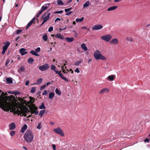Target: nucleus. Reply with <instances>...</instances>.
<instances>
[{"instance_id": "1", "label": "nucleus", "mask_w": 150, "mask_h": 150, "mask_svg": "<svg viewBox=\"0 0 150 150\" xmlns=\"http://www.w3.org/2000/svg\"><path fill=\"white\" fill-rule=\"evenodd\" d=\"M14 98V96L12 95L1 97L0 99V108L4 111L12 110L15 112L16 109V106L12 103Z\"/></svg>"}, {"instance_id": "2", "label": "nucleus", "mask_w": 150, "mask_h": 150, "mask_svg": "<svg viewBox=\"0 0 150 150\" xmlns=\"http://www.w3.org/2000/svg\"><path fill=\"white\" fill-rule=\"evenodd\" d=\"M34 136L32 131L30 130H27L24 136L25 140L28 143H31L33 140Z\"/></svg>"}, {"instance_id": "3", "label": "nucleus", "mask_w": 150, "mask_h": 150, "mask_svg": "<svg viewBox=\"0 0 150 150\" xmlns=\"http://www.w3.org/2000/svg\"><path fill=\"white\" fill-rule=\"evenodd\" d=\"M51 68L52 70H53L55 72L56 74H58L59 76L67 82L69 81L68 79L65 77L61 72L59 71L58 70H56V67L55 66L53 65H51Z\"/></svg>"}, {"instance_id": "4", "label": "nucleus", "mask_w": 150, "mask_h": 150, "mask_svg": "<svg viewBox=\"0 0 150 150\" xmlns=\"http://www.w3.org/2000/svg\"><path fill=\"white\" fill-rule=\"evenodd\" d=\"M94 56L96 60L101 59L102 60H105L106 59V57L101 54L99 51L98 50H96L94 53Z\"/></svg>"}, {"instance_id": "5", "label": "nucleus", "mask_w": 150, "mask_h": 150, "mask_svg": "<svg viewBox=\"0 0 150 150\" xmlns=\"http://www.w3.org/2000/svg\"><path fill=\"white\" fill-rule=\"evenodd\" d=\"M50 4V3L45 4L43 5L40 9V10L37 16V17H38L42 13V12L46 10L48 8V6Z\"/></svg>"}, {"instance_id": "6", "label": "nucleus", "mask_w": 150, "mask_h": 150, "mask_svg": "<svg viewBox=\"0 0 150 150\" xmlns=\"http://www.w3.org/2000/svg\"><path fill=\"white\" fill-rule=\"evenodd\" d=\"M112 35L110 34H107L101 37V39L106 42H109L111 39Z\"/></svg>"}, {"instance_id": "7", "label": "nucleus", "mask_w": 150, "mask_h": 150, "mask_svg": "<svg viewBox=\"0 0 150 150\" xmlns=\"http://www.w3.org/2000/svg\"><path fill=\"white\" fill-rule=\"evenodd\" d=\"M50 67V66L48 64H45L42 66H39V69L41 71H44L47 70Z\"/></svg>"}, {"instance_id": "8", "label": "nucleus", "mask_w": 150, "mask_h": 150, "mask_svg": "<svg viewBox=\"0 0 150 150\" xmlns=\"http://www.w3.org/2000/svg\"><path fill=\"white\" fill-rule=\"evenodd\" d=\"M53 131L56 133L62 136H64V134L62 130L59 127H58L57 128L54 129Z\"/></svg>"}, {"instance_id": "9", "label": "nucleus", "mask_w": 150, "mask_h": 150, "mask_svg": "<svg viewBox=\"0 0 150 150\" xmlns=\"http://www.w3.org/2000/svg\"><path fill=\"white\" fill-rule=\"evenodd\" d=\"M50 13H45L43 16L42 17V19H43V21L47 22L49 19Z\"/></svg>"}, {"instance_id": "10", "label": "nucleus", "mask_w": 150, "mask_h": 150, "mask_svg": "<svg viewBox=\"0 0 150 150\" xmlns=\"http://www.w3.org/2000/svg\"><path fill=\"white\" fill-rule=\"evenodd\" d=\"M38 108L37 107L35 106L30 109V112L31 114H34L35 115H37L38 113V111L37 110Z\"/></svg>"}, {"instance_id": "11", "label": "nucleus", "mask_w": 150, "mask_h": 150, "mask_svg": "<svg viewBox=\"0 0 150 150\" xmlns=\"http://www.w3.org/2000/svg\"><path fill=\"white\" fill-rule=\"evenodd\" d=\"M103 28V26L101 24H96L92 27V28L93 30H97Z\"/></svg>"}, {"instance_id": "12", "label": "nucleus", "mask_w": 150, "mask_h": 150, "mask_svg": "<svg viewBox=\"0 0 150 150\" xmlns=\"http://www.w3.org/2000/svg\"><path fill=\"white\" fill-rule=\"evenodd\" d=\"M115 75H112L109 76L107 78V79L108 81H112L115 80Z\"/></svg>"}, {"instance_id": "13", "label": "nucleus", "mask_w": 150, "mask_h": 150, "mask_svg": "<svg viewBox=\"0 0 150 150\" xmlns=\"http://www.w3.org/2000/svg\"><path fill=\"white\" fill-rule=\"evenodd\" d=\"M35 17H34L27 24L26 27V29H27L29 28L30 26L32 24L34 21L35 19Z\"/></svg>"}, {"instance_id": "14", "label": "nucleus", "mask_w": 150, "mask_h": 150, "mask_svg": "<svg viewBox=\"0 0 150 150\" xmlns=\"http://www.w3.org/2000/svg\"><path fill=\"white\" fill-rule=\"evenodd\" d=\"M19 51L21 54L22 55H23L28 53V52L25 51V49L24 48L20 49Z\"/></svg>"}, {"instance_id": "15", "label": "nucleus", "mask_w": 150, "mask_h": 150, "mask_svg": "<svg viewBox=\"0 0 150 150\" xmlns=\"http://www.w3.org/2000/svg\"><path fill=\"white\" fill-rule=\"evenodd\" d=\"M9 128L10 130H13L16 128V125L14 123L12 122L9 125Z\"/></svg>"}, {"instance_id": "16", "label": "nucleus", "mask_w": 150, "mask_h": 150, "mask_svg": "<svg viewBox=\"0 0 150 150\" xmlns=\"http://www.w3.org/2000/svg\"><path fill=\"white\" fill-rule=\"evenodd\" d=\"M118 41L117 38H114L112 39L110 42V43L111 44L117 45L118 43Z\"/></svg>"}, {"instance_id": "17", "label": "nucleus", "mask_w": 150, "mask_h": 150, "mask_svg": "<svg viewBox=\"0 0 150 150\" xmlns=\"http://www.w3.org/2000/svg\"><path fill=\"white\" fill-rule=\"evenodd\" d=\"M4 44H5L4 45L3 47V49L7 50L8 47L10 45V43L8 42H7L6 43H4Z\"/></svg>"}, {"instance_id": "18", "label": "nucleus", "mask_w": 150, "mask_h": 150, "mask_svg": "<svg viewBox=\"0 0 150 150\" xmlns=\"http://www.w3.org/2000/svg\"><path fill=\"white\" fill-rule=\"evenodd\" d=\"M55 37L57 38L61 39L62 40L64 39V38L60 33H58L57 34H55Z\"/></svg>"}, {"instance_id": "19", "label": "nucleus", "mask_w": 150, "mask_h": 150, "mask_svg": "<svg viewBox=\"0 0 150 150\" xmlns=\"http://www.w3.org/2000/svg\"><path fill=\"white\" fill-rule=\"evenodd\" d=\"M43 79L42 78L38 79L36 81V83L33 84V85H38L41 83L42 82Z\"/></svg>"}, {"instance_id": "20", "label": "nucleus", "mask_w": 150, "mask_h": 150, "mask_svg": "<svg viewBox=\"0 0 150 150\" xmlns=\"http://www.w3.org/2000/svg\"><path fill=\"white\" fill-rule=\"evenodd\" d=\"M65 39L68 42H73L74 40V38H65Z\"/></svg>"}, {"instance_id": "21", "label": "nucleus", "mask_w": 150, "mask_h": 150, "mask_svg": "<svg viewBox=\"0 0 150 150\" xmlns=\"http://www.w3.org/2000/svg\"><path fill=\"white\" fill-rule=\"evenodd\" d=\"M27 126L26 125H24L22 127L21 130V132L22 133H24L25 130L27 129Z\"/></svg>"}, {"instance_id": "22", "label": "nucleus", "mask_w": 150, "mask_h": 150, "mask_svg": "<svg viewBox=\"0 0 150 150\" xmlns=\"http://www.w3.org/2000/svg\"><path fill=\"white\" fill-rule=\"evenodd\" d=\"M25 69V68L24 66H21L20 68V69H18V72L19 73H21L22 72L24 71Z\"/></svg>"}, {"instance_id": "23", "label": "nucleus", "mask_w": 150, "mask_h": 150, "mask_svg": "<svg viewBox=\"0 0 150 150\" xmlns=\"http://www.w3.org/2000/svg\"><path fill=\"white\" fill-rule=\"evenodd\" d=\"M109 92V90L107 88H104L102 89L100 92V94H101L104 93L108 92Z\"/></svg>"}, {"instance_id": "24", "label": "nucleus", "mask_w": 150, "mask_h": 150, "mask_svg": "<svg viewBox=\"0 0 150 150\" xmlns=\"http://www.w3.org/2000/svg\"><path fill=\"white\" fill-rule=\"evenodd\" d=\"M117 8V6H114L109 8L108 9V11H111L116 9Z\"/></svg>"}, {"instance_id": "25", "label": "nucleus", "mask_w": 150, "mask_h": 150, "mask_svg": "<svg viewBox=\"0 0 150 150\" xmlns=\"http://www.w3.org/2000/svg\"><path fill=\"white\" fill-rule=\"evenodd\" d=\"M81 47L84 51H86L87 50V48L84 43H82L81 45Z\"/></svg>"}, {"instance_id": "26", "label": "nucleus", "mask_w": 150, "mask_h": 150, "mask_svg": "<svg viewBox=\"0 0 150 150\" xmlns=\"http://www.w3.org/2000/svg\"><path fill=\"white\" fill-rule=\"evenodd\" d=\"M54 96V92H51L49 93V98L50 99H52Z\"/></svg>"}, {"instance_id": "27", "label": "nucleus", "mask_w": 150, "mask_h": 150, "mask_svg": "<svg viewBox=\"0 0 150 150\" xmlns=\"http://www.w3.org/2000/svg\"><path fill=\"white\" fill-rule=\"evenodd\" d=\"M30 53L33 55H35V56H39V54H38V53H37L35 51H34V50H31L30 51Z\"/></svg>"}, {"instance_id": "28", "label": "nucleus", "mask_w": 150, "mask_h": 150, "mask_svg": "<svg viewBox=\"0 0 150 150\" xmlns=\"http://www.w3.org/2000/svg\"><path fill=\"white\" fill-rule=\"evenodd\" d=\"M28 63L32 64L33 62H34V60L32 58L30 57L28 59Z\"/></svg>"}, {"instance_id": "29", "label": "nucleus", "mask_w": 150, "mask_h": 150, "mask_svg": "<svg viewBox=\"0 0 150 150\" xmlns=\"http://www.w3.org/2000/svg\"><path fill=\"white\" fill-rule=\"evenodd\" d=\"M45 112V110H40L39 114V115L41 117H42Z\"/></svg>"}, {"instance_id": "30", "label": "nucleus", "mask_w": 150, "mask_h": 150, "mask_svg": "<svg viewBox=\"0 0 150 150\" xmlns=\"http://www.w3.org/2000/svg\"><path fill=\"white\" fill-rule=\"evenodd\" d=\"M6 80L8 83H12L13 82L11 78H7L6 79Z\"/></svg>"}, {"instance_id": "31", "label": "nucleus", "mask_w": 150, "mask_h": 150, "mask_svg": "<svg viewBox=\"0 0 150 150\" xmlns=\"http://www.w3.org/2000/svg\"><path fill=\"white\" fill-rule=\"evenodd\" d=\"M90 2L89 1H87L83 5V8H85L88 7L89 5Z\"/></svg>"}, {"instance_id": "32", "label": "nucleus", "mask_w": 150, "mask_h": 150, "mask_svg": "<svg viewBox=\"0 0 150 150\" xmlns=\"http://www.w3.org/2000/svg\"><path fill=\"white\" fill-rule=\"evenodd\" d=\"M45 108L43 103H42L41 105L39 106V108L40 109H45Z\"/></svg>"}, {"instance_id": "33", "label": "nucleus", "mask_w": 150, "mask_h": 150, "mask_svg": "<svg viewBox=\"0 0 150 150\" xmlns=\"http://www.w3.org/2000/svg\"><path fill=\"white\" fill-rule=\"evenodd\" d=\"M55 92L59 96L61 94V92L57 88H56Z\"/></svg>"}, {"instance_id": "34", "label": "nucleus", "mask_w": 150, "mask_h": 150, "mask_svg": "<svg viewBox=\"0 0 150 150\" xmlns=\"http://www.w3.org/2000/svg\"><path fill=\"white\" fill-rule=\"evenodd\" d=\"M83 17H82L81 18H76V21L77 23L81 22L83 21Z\"/></svg>"}, {"instance_id": "35", "label": "nucleus", "mask_w": 150, "mask_h": 150, "mask_svg": "<svg viewBox=\"0 0 150 150\" xmlns=\"http://www.w3.org/2000/svg\"><path fill=\"white\" fill-rule=\"evenodd\" d=\"M42 38L44 40L46 41L48 39V36L46 34L44 35L43 36Z\"/></svg>"}, {"instance_id": "36", "label": "nucleus", "mask_w": 150, "mask_h": 150, "mask_svg": "<svg viewBox=\"0 0 150 150\" xmlns=\"http://www.w3.org/2000/svg\"><path fill=\"white\" fill-rule=\"evenodd\" d=\"M57 4L58 5H63L64 3L61 0H59L57 1Z\"/></svg>"}, {"instance_id": "37", "label": "nucleus", "mask_w": 150, "mask_h": 150, "mask_svg": "<svg viewBox=\"0 0 150 150\" xmlns=\"http://www.w3.org/2000/svg\"><path fill=\"white\" fill-rule=\"evenodd\" d=\"M15 134V132L14 131H11L10 133V134L11 137H13Z\"/></svg>"}, {"instance_id": "38", "label": "nucleus", "mask_w": 150, "mask_h": 150, "mask_svg": "<svg viewBox=\"0 0 150 150\" xmlns=\"http://www.w3.org/2000/svg\"><path fill=\"white\" fill-rule=\"evenodd\" d=\"M36 88L35 87H33L31 90H30V92L32 93H33L34 92H35V91Z\"/></svg>"}, {"instance_id": "39", "label": "nucleus", "mask_w": 150, "mask_h": 150, "mask_svg": "<svg viewBox=\"0 0 150 150\" xmlns=\"http://www.w3.org/2000/svg\"><path fill=\"white\" fill-rule=\"evenodd\" d=\"M81 62V60L76 62L74 63V65L75 66H78Z\"/></svg>"}, {"instance_id": "40", "label": "nucleus", "mask_w": 150, "mask_h": 150, "mask_svg": "<svg viewBox=\"0 0 150 150\" xmlns=\"http://www.w3.org/2000/svg\"><path fill=\"white\" fill-rule=\"evenodd\" d=\"M72 31L74 33V36L76 38L78 36V34L76 32V31L75 30H73Z\"/></svg>"}, {"instance_id": "41", "label": "nucleus", "mask_w": 150, "mask_h": 150, "mask_svg": "<svg viewBox=\"0 0 150 150\" xmlns=\"http://www.w3.org/2000/svg\"><path fill=\"white\" fill-rule=\"evenodd\" d=\"M23 31V30H16V33L17 35H18L20 34L21 32H22Z\"/></svg>"}, {"instance_id": "42", "label": "nucleus", "mask_w": 150, "mask_h": 150, "mask_svg": "<svg viewBox=\"0 0 150 150\" xmlns=\"http://www.w3.org/2000/svg\"><path fill=\"white\" fill-rule=\"evenodd\" d=\"M35 50L37 53L39 52L40 50V47H38L35 49Z\"/></svg>"}, {"instance_id": "43", "label": "nucleus", "mask_w": 150, "mask_h": 150, "mask_svg": "<svg viewBox=\"0 0 150 150\" xmlns=\"http://www.w3.org/2000/svg\"><path fill=\"white\" fill-rule=\"evenodd\" d=\"M63 11L62 10H61L60 11H56L54 12V13L55 14H57V13H63Z\"/></svg>"}, {"instance_id": "44", "label": "nucleus", "mask_w": 150, "mask_h": 150, "mask_svg": "<svg viewBox=\"0 0 150 150\" xmlns=\"http://www.w3.org/2000/svg\"><path fill=\"white\" fill-rule=\"evenodd\" d=\"M10 62V60L9 59H7L5 65L7 66L8 67V65H7Z\"/></svg>"}, {"instance_id": "45", "label": "nucleus", "mask_w": 150, "mask_h": 150, "mask_svg": "<svg viewBox=\"0 0 150 150\" xmlns=\"http://www.w3.org/2000/svg\"><path fill=\"white\" fill-rule=\"evenodd\" d=\"M72 9V8L71 7H70V8H67L65 9L64 10V11L66 12H67L69 11H70Z\"/></svg>"}, {"instance_id": "46", "label": "nucleus", "mask_w": 150, "mask_h": 150, "mask_svg": "<svg viewBox=\"0 0 150 150\" xmlns=\"http://www.w3.org/2000/svg\"><path fill=\"white\" fill-rule=\"evenodd\" d=\"M47 93V90H45L42 93V95L43 96L46 95V94Z\"/></svg>"}, {"instance_id": "47", "label": "nucleus", "mask_w": 150, "mask_h": 150, "mask_svg": "<svg viewBox=\"0 0 150 150\" xmlns=\"http://www.w3.org/2000/svg\"><path fill=\"white\" fill-rule=\"evenodd\" d=\"M30 99L31 103H33L34 102L35 99L32 97H30Z\"/></svg>"}, {"instance_id": "48", "label": "nucleus", "mask_w": 150, "mask_h": 150, "mask_svg": "<svg viewBox=\"0 0 150 150\" xmlns=\"http://www.w3.org/2000/svg\"><path fill=\"white\" fill-rule=\"evenodd\" d=\"M53 30V27H50L48 29V31L49 32H51Z\"/></svg>"}, {"instance_id": "49", "label": "nucleus", "mask_w": 150, "mask_h": 150, "mask_svg": "<svg viewBox=\"0 0 150 150\" xmlns=\"http://www.w3.org/2000/svg\"><path fill=\"white\" fill-rule=\"evenodd\" d=\"M46 86V85H45L42 86H41L40 87V90H43V89H44L45 88Z\"/></svg>"}, {"instance_id": "50", "label": "nucleus", "mask_w": 150, "mask_h": 150, "mask_svg": "<svg viewBox=\"0 0 150 150\" xmlns=\"http://www.w3.org/2000/svg\"><path fill=\"white\" fill-rule=\"evenodd\" d=\"M72 11H70L69 12H67V13L65 14V15L68 16H69L72 13Z\"/></svg>"}, {"instance_id": "51", "label": "nucleus", "mask_w": 150, "mask_h": 150, "mask_svg": "<svg viewBox=\"0 0 150 150\" xmlns=\"http://www.w3.org/2000/svg\"><path fill=\"white\" fill-rule=\"evenodd\" d=\"M41 128V124H40V123L38 125V126H37V128L38 129H40Z\"/></svg>"}, {"instance_id": "52", "label": "nucleus", "mask_w": 150, "mask_h": 150, "mask_svg": "<svg viewBox=\"0 0 150 150\" xmlns=\"http://www.w3.org/2000/svg\"><path fill=\"white\" fill-rule=\"evenodd\" d=\"M145 142L149 143V139L148 138H146L144 140Z\"/></svg>"}, {"instance_id": "53", "label": "nucleus", "mask_w": 150, "mask_h": 150, "mask_svg": "<svg viewBox=\"0 0 150 150\" xmlns=\"http://www.w3.org/2000/svg\"><path fill=\"white\" fill-rule=\"evenodd\" d=\"M127 41H129L131 42L133 41V39L131 38H127Z\"/></svg>"}, {"instance_id": "54", "label": "nucleus", "mask_w": 150, "mask_h": 150, "mask_svg": "<svg viewBox=\"0 0 150 150\" xmlns=\"http://www.w3.org/2000/svg\"><path fill=\"white\" fill-rule=\"evenodd\" d=\"M14 94L15 95H18L20 94V92L18 91H16L14 92Z\"/></svg>"}, {"instance_id": "55", "label": "nucleus", "mask_w": 150, "mask_h": 150, "mask_svg": "<svg viewBox=\"0 0 150 150\" xmlns=\"http://www.w3.org/2000/svg\"><path fill=\"white\" fill-rule=\"evenodd\" d=\"M64 67L63 66L62 67V72L63 73H65V70L64 69Z\"/></svg>"}, {"instance_id": "56", "label": "nucleus", "mask_w": 150, "mask_h": 150, "mask_svg": "<svg viewBox=\"0 0 150 150\" xmlns=\"http://www.w3.org/2000/svg\"><path fill=\"white\" fill-rule=\"evenodd\" d=\"M75 72H76L77 73H79V72L80 71L79 70V69L78 68H77L75 70Z\"/></svg>"}, {"instance_id": "57", "label": "nucleus", "mask_w": 150, "mask_h": 150, "mask_svg": "<svg viewBox=\"0 0 150 150\" xmlns=\"http://www.w3.org/2000/svg\"><path fill=\"white\" fill-rule=\"evenodd\" d=\"M52 146L53 149L54 150H56L55 145V144H52Z\"/></svg>"}, {"instance_id": "58", "label": "nucleus", "mask_w": 150, "mask_h": 150, "mask_svg": "<svg viewBox=\"0 0 150 150\" xmlns=\"http://www.w3.org/2000/svg\"><path fill=\"white\" fill-rule=\"evenodd\" d=\"M6 51V50L3 49V50L2 52V53L4 55L5 54V52Z\"/></svg>"}, {"instance_id": "59", "label": "nucleus", "mask_w": 150, "mask_h": 150, "mask_svg": "<svg viewBox=\"0 0 150 150\" xmlns=\"http://www.w3.org/2000/svg\"><path fill=\"white\" fill-rule=\"evenodd\" d=\"M29 81L28 80L25 83V85L26 86H28L29 84Z\"/></svg>"}, {"instance_id": "60", "label": "nucleus", "mask_w": 150, "mask_h": 150, "mask_svg": "<svg viewBox=\"0 0 150 150\" xmlns=\"http://www.w3.org/2000/svg\"><path fill=\"white\" fill-rule=\"evenodd\" d=\"M8 93L12 94H14V92H13L12 91H9L8 92Z\"/></svg>"}, {"instance_id": "61", "label": "nucleus", "mask_w": 150, "mask_h": 150, "mask_svg": "<svg viewBox=\"0 0 150 150\" xmlns=\"http://www.w3.org/2000/svg\"><path fill=\"white\" fill-rule=\"evenodd\" d=\"M61 20L59 18H57L55 20V22H56L57 21H60Z\"/></svg>"}, {"instance_id": "62", "label": "nucleus", "mask_w": 150, "mask_h": 150, "mask_svg": "<svg viewBox=\"0 0 150 150\" xmlns=\"http://www.w3.org/2000/svg\"><path fill=\"white\" fill-rule=\"evenodd\" d=\"M81 28L82 29H87V27L85 26L81 27Z\"/></svg>"}, {"instance_id": "63", "label": "nucleus", "mask_w": 150, "mask_h": 150, "mask_svg": "<svg viewBox=\"0 0 150 150\" xmlns=\"http://www.w3.org/2000/svg\"><path fill=\"white\" fill-rule=\"evenodd\" d=\"M23 149H24L25 150H28L27 148L26 147H25V146H23Z\"/></svg>"}, {"instance_id": "64", "label": "nucleus", "mask_w": 150, "mask_h": 150, "mask_svg": "<svg viewBox=\"0 0 150 150\" xmlns=\"http://www.w3.org/2000/svg\"><path fill=\"white\" fill-rule=\"evenodd\" d=\"M50 82H47L46 83V86H47L48 85L50 84Z\"/></svg>"}]
</instances>
